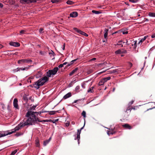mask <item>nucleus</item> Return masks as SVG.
Listing matches in <instances>:
<instances>
[{
  "label": "nucleus",
  "mask_w": 155,
  "mask_h": 155,
  "mask_svg": "<svg viewBox=\"0 0 155 155\" xmlns=\"http://www.w3.org/2000/svg\"><path fill=\"white\" fill-rule=\"evenodd\" d=\"M147 37L148 36H144L143 38L141 39V40L140 41L138 44H139L140 42L142 43L143 42L146 40V39L147 38Z\"/></svg>",
  "instance_id": "nucleus-19"
},
{
  "label": "nucleus",
  "mask_w": 155,
  "mask_h": 155,
  "mask_svg": "<svg viewBox=\"0 0 155 155\" xmlns=\"http://www.w3.org/2000/svg\"><path fill=\"white\" fill-rule=\"evenodd\" d=\"M104 83V81H103L102 79L101 81L99 82L98 84L99 85H103Z\"/></svg>",
  "instance_id": "nucleus-25"
},
{
  "label": "nucleus",
  "mask_w": 155,
  "mask_h": 155,
  "mask_svg": "<svg viewBox=\"0 0 155 155\" xmlns=\"http://www.w3.org/2000/svg\"><path fill=\"white\" fill-rule=\"evenodd\" d=\"M96 60V58H93L91 59L89 61H95Z\"/></svg>",
  "instance_id": "nucleus-45"
},
{
  "label": "nucleus",
  "mask_w": 155,
  "mask_h": 155,
  "mask_svg": "<svg viewBox=\"0 0 155 155\" xmlns=\"http://www.w3.org/2000/svg\"><path fill=\"white\" fill-rule=\"evenodd\" d=\"M49 53L50 54H54V52L53 51H51V52H49Z\"/></svg>",
  "instance_id": "nucleus-52"
},
{
  "label": "nucleus",
  "mask_w": 155,
  "mask_h": 155,
  "mask_svg": "<svg viewBox=\"0 0 155 155\" xmlns=\"http://www.w3.org/2000/svg\"><path fill=\"white\" fill-rule=\"evenodd\" d=\"M127 52V51L126 50L124 49H119L116 51L115 53L116 54H126Z\"/></svg>",
  "instance_id": "nucleus-5"
},
{
  "label": "nucleus",
  "mask_w": 155,
  "mask_h": 155,
  "mask_svg": "<svg viewBox=\"0 0 155 155\" xmlns=\"http://www.w3.org/2000/svg\"><path fill=\"white\" fill-rule=\"evenodd\" d=\"M81 115L83 116L85 118L86 117V112L84 111H83L81 113Z\"/></svg>",
  "instance_id": "nucleus-27"
},
{
  "label": "nucleus",
  "mask_w": 155,
  "mask_h": 155,
  "mask_svg": "<svg viewBox=\"0 0 155 155\" xmlns=\"http://www.w3.org/2000/svg\"><path fill=\"white\" fill-rule=\"evenodd\" d=\"M42 112H34L32 111H28L25 117L29 120L31 125L37 123L38 118L37 116L38 114L41 115Z\"/></svg>",
  "instance_id": "nucleus-1"
},
{
  "label": "nucleus",
  "mask_w": 155,
  "mask_h": 155,
  "mask_svg": "<svg viewBox=\"0 0 155 155\" xmlns=\"http://www.w3.org/2000/svg\"><path fill=\"white\" fill-rule=\"evenodd\" d=\"M63 66L64 65L63 64H61L58 66V68H62L63 67Z\"/></svg>",
  "instance_id": "nucleus-43"
},
{
  "label": "nucleus",
  "mask_w": 155,
  "mask_h": 155,
  "mask_svg": "<svg viewBox=\"0 0 155 155\" xmlns=\"http://www.w3.org/2000/svg\"><path fill=\"white\" fill-rule=\"evenodd\" d=\"M66 125L67 126H68L69 125V124L66 123Z\"/></svg>",
  "instance_id": "nucleus-59"
},
{
  "label": "nucleus",
  "mask_w": 155,
  "mask_h": 155,
  "mask_svg": "<svg viewBox=\"0 0 155 155\" xmlns=\"http://www.w3.org/2000/svg\"><path fill=\"white\" fill-rule=\"evenodd\" d=\"M82 87L83 88H85V84H82Z\"/></svg>",
  "instance_id": "nucleus-57"
},
{
  "label": "nucleus",
  "mask_w": 155,
  "mask_h": 155,
  "mask_svg": "<svg viewBox=\"0 0 155 155\" xmlns=\"http://www.w3.org/2000/svg\"><path fill=\"white\" fill-rule=\"evenodd\" d=\"M128 33V32L127 31H123V34H126Z\"/></svg>",
  "instance_id": "nucleus-50"
},
{
  "label": "nucleus",
  "mask_w": 155,
  "mask_h": 155,
  "mask_svg": "<svg viewBox=\"0 0 155 155\" xmlns=\"http://www.w3.org/2000/svg\"><path fill=\"white\" fill-rule=\"evenodd\" d=\"M41 72H38L36 75L35 77L37 78H39L41 77Z\"/></svg>",
  "instance_id": "nucleus-21"
},
{
  "label": "nucleus",
  "mask_w": 155,
  "mask_h": 155,
  "mask_svg": "<svg viewBox=\"0 0 155 155\" xmlns=\"http://www.w3.org/2000/svg\"><path fill=\"white\" fill-rule=\"evenodd\" d=\"M36 107V105L33 106H32L31 107H30V109L29 110H28V111H32V110H34L35 109Z\"/></svg>",
  "instance_id": "nucleus-20"
},
{
  "label": "nucleus",
  "mask_w": 155,
  "mask_h": 155,
  "mask_svg": "<svg viewBox=\"0 0 155 155\" xmlns=\"http://www.w3.org/2000/svg\"><path fill=\"white\" fill-rule=\"evenodd\" d=\"M24 123H21L19 124L17 126H16L14 129H13L12 131L9 132H6L7 133V134H10L12 133H15L16 131L18 130H19L21 127H22L27 125H31V124L29 122V120L27 118H25L24 119Z\"/></svg>",
  "instance_id": "nucleus-3"
},
{
  "label": "nucleus",
  "mask_w": 155,
  "mask_h": 155,
  "mask_svg": "<svg viewBox=\"0 0 155 155\" xmlns=\"http://www.w3.org/2000/svg\"><path fill=\"white\" fill-rule=\"evenodd\" d=\"M80 89L79 86H77L75 88V90L77 92H79V90Z\"/></svg>",
  "instance_id": "nucleus-37"
},
{
  "label": "nucleus",
  "mask_w": 155,
  "mask_h": 155,
  "mask_svg": "<svg viewBox=\"0 0 155 155\" xmlns=\"http://www.w3.org/2000/svg\"><path fill=\"white\" fill-rule=\"evenodd\" d=\"M15 135L17 137H18L21 134L19 133H17L16 134H15Z\"/></svg>",
  "instance_id": "nucleus-47"
},
{
  "label": "nucleus",
  "mask_w": 155,
  "mask_h": 155,
  "mask_svg": "<svg viewBox=\"0 0 155 155\" xmlns=\"http://www.w3.org/2000/svg\"><path fill=\"white\" fill-rule=\"evenodd\" d=\"M138 0H129V2L132 3L137 2Z\"/></svg>",
  "instance_id": "nucleus-38"
},
{
  "label": "nucleus",
  "mask_w": 155,
  "mask_h": 155,
  "mask_svg": "<svg viewBox=\"0 0 155 155\" xmlns=\"http://www.w3.org/2000/svg\"><path fill=\"white\" fill-rule=\"evenodd\" d=\"M122 126L123 128L125 129H130L132 127L128 124H125L122 125Z\"/></svg>",
  "instance_id": "nucleus-7"
},
{
  "label": "nucleus",
  "mask_w": 155,
  "mask_h": 155,
  "mask_svg": "<svg viewBox=\"0 0 155 155\" xmlns=\"http://www.w3.org/2000/svg\"><path fill=\"white\" fill-rule=\"evenodd\" d=\"M17 152V150H15L14 151H12L10 155H14Z\"/></svg>",
  "instance_id": "nucleus-32"
},
{
  "label": "nucleus",
  "mask_w": 155,
  "mask_h": 155,
  "mask_svg": "<svg viewBox=\"0 0 155 155\" xmlns=\"http://www.w3.org/2000/svg\"><path fill=\"white\" fill-rule=\"evenodd\" d=\"M116 133V131H113V132H109L108 133V135H110V134H115Z\"/></svg>",
  "instance_id": "nucleus-39"
},
{
  "label": "nucleus",
  "mask_w": 155,
  "mask_h": 155,
  "mask_svg": "<svg viewBox=\"0 0 155 155\" xmlns=\"http://www.w3.org/2000/svg\"><path fill=\"white\" fill-rule=\"evenodd\" d=\"M9 44L11 45L16 47H19L20 45V44L19 43L17 42H12L9 43Z\"/></svg>",
  "instance_id": "nucleus-10"
},
{
  "label": "nucleus",
  "mask_w": 155,
  "mask_h": 155,
  "mask_svg": "<svg viewBox=\"0 0 155 155\" xmlns=\"http://www.w3.org/2000/svg\"><path fill=\"white\" fill-rule=\"evenodd\" d=\"M35 144L36 147H39V141L38 139V138H36L35 139Z\"/></svg>",
  "instance_id": "nucleus-16"
},
{
  "label": "nucleus",
  "mask_w": 155,
  "mask_h": 155,
  "mask_svg": "<svg viewBox=\"0 0 155 155\" xmlns=\"http://www.w3.org/2000/svg\"><path fill=\"white\" fill-rule=\"evenodd\" d=\"M65 43H64L63 45V47H65Z\"/></svg>",
  "instance_id": "nucleus-64"
},
{
  "label": "nucleus",
  "mask_w": 155,
  "mask_h": 155,
  "mask_svg": "<svg viewBox=\"0 0 155 155\" xmlns=\"http://www.w3.org/2000/svg\"><path fill=\"white\" fill-rule=\"evenodd\" d=\"M73 29L74 30L77 32H78L82 35H83V33L84 32L81 31V30L78 29V28H73Z\"/></svg>",
  "instance_id": "nucleus-12"
},
{
  "label": "nucleus",
  "mask_w": 155,
  "mask_h": 155,
  "mask_svg": "<svg viewBox=\"0 0 155 155\" xmlns=\"http://www.w3.org/2000/svg\"><path fill=\"white\" fill-rule=\"evenodd\" d=\"M117 72L116 70H114L111 71V73H114Z\"/></svg>",
  "instance_id": "nucleus-51"
},
{
  "label": "nucleus",
  "mask_w": 155,
  "mask_h": 155,
  "mask_svg": "<svg viewBox=\"0 0 155 155\" xmlns=\"http://www.w3.org/2000/svg\"><path fill=\"white\" fill-rule=\"evenodd\" d=\"M51 139V138L50 137L49 139H48V140H46L45 141H44V143H43L44 145L45 146H46V144H48L49 142L50 141Z\"/></svg>",
  "instance_id": "nucleus-17"
},
{
  "label": "nucleus",
  "mask_w": 155,
  "mask_h": 155,
  "mask_svg": "<svg viewBox=\"0 0 155 155\" xmlns=\"http://www.w3.org/2000/svg\"><path fill=\"white\" fill-rule=\"evenodd\" d=\"M23 99L24 100L27 101H28L27 97L26 95H24L23 97Z\"/></svg>",
  "instance_id": "nucleus-33"
},
{
  "label": "nucleus",
  "mask_w": 155,
  "mask_h": 155,
  "mask_svg": "<svg viewBox=\"0 0 155 155\" xmlns=\"http://www.w3.org/2000/svg\"><path fill=\"white\" fill-rule=\"evenodd\" d=\"M71 65V63H70L67 65V67H69V66Z\"/></svg>",
  "instance_id": "nucleus-58"
},
{
  "label": "nucleus",
  "mask_w": 155,
  "mask_h": 155,
  "mask_svg": "<svg viewBox=\"0 0 155 155\" xmlns=\"http://www.w3.org/2000/svg\"><path fill=\"white\" fill-rule=\"evenodd\" d=\"M53 3H55L60 2L61 0H51Z\"/></svg>",
  "instance_id": "nucleus-31"
},
{
  "label": "nucleus",
  "mask_w": 155,
  "mask_h": 155,
  "mask_svg": "<svg viewBox=\"0 0 155 155\" xmlns=\"http://www.w3.org/2000/svg\"><path fill=\"white\" fill-rule=\"evenodd\" d=\"M7 134V133L6 134H0V137L8 135V134Z\"/></svg>",
  "instance_id": "nucleus-35"
},
{
  "label": "nucleus",
  "mask_w": 155,
  "mask_h": 155,
  "mask_svg": "<svg viewBox=\"0 0 155 155\" xmlns=\"http://www.w3.org/2000/svg\"><path fill=\"white\" fill-rule=\"evenodd\" d=\"M49 78L46 76H45L35 82L33 85H31L30 86L33 87L37 89H38L40 86L43 85L44 84L48 81Z\"/></svg>",
  "instance_id": "nucleus-2"
},
{
  "label": "nucleus",
  "mask_w": 155,
  "mask_h": 155,
  "mask_svg": "<svg viewBox=\"0 0 155 155\" xmlns=\"http://www.w3.org/2000/svg\"><path fill=\"white\" fill-rule=\"evenodd\" d=\"M126 44L127 45H129V44L128 43V41L127 40V41L126 42Z\"/></svg>",
  "instance_id": "nucleus-62"
},
{
  "label": "nucleus",
  "mask_w": 155,
  "mask_h": 155,
  "mask_svg": "<svg viewBox=\"0 0 155 155\" xmlns=\"http://www.w3.org/2000/svg\"><path fill=\"white\" fill-rule=\"evenodd\" d=\"M134 45L135 46L134 49H135L136 48L137 46V41H134Z\"/></svg>",
  "instance_id": "nucleus-42"
},
{
  "label": "nucleus",
  "mask_w": 155,
  "mask_h": 155,
  "mask_svg": "<svg viewBox=\"0 0 155 155\" xmlns=\"http://www.w3.org/2000/svg\"><path fill=\"white\" fill-rule=\"evenodd\" d=\"M149 15L150 16L155 17V13L149 12Z\"/></svg>",
  "instance_id": "nucleus-22"
},
{
  "label": "nucleus",
  "mask_w": 155,
  "mask_h": 155,
  "mask_svg": "<svg viewBox=\"0 0 155 155\" xmlns=\"http://www.w3.org/2000/svg\"><path fill=\"white\" fill-rule=\"evenodd\" d=\"M78 70V68H75L74 70H73V71H72L69 73V75L70 76L72 75L75 73Z\"/></svg>",
  "instance_id": "nucleus-13"
},
{
  "label": "nucleus",
  "mask_w": 155,
  "mask_h": 155,
  "mask_svg": "<svg viewBox=\"0 0 155 155\" xmlns=\"http://www.w3.org/2000/svg\"><path fill=\"white\" fill-rule=\"evenodd\" d=\"M67 64V62H65L63 64V65H66V64Z\"/></svg>",
  "instance_id": "nucleus-61"
},
{
  "label": "nucleus",
  "mask_w": 155,
  "mask_h": 155,
  "mask_svg": "<svg viewBox=\"0 0 155 155\" xmlns=\"http://www.w3.org/2000/svg\"><path fill=\"white\" fill-rule=\"evenodd\" d=\"M66 3L68 5H72L74 3L72 1L68 0L67 2Z\"/></svg>",
  "instance_id": "nucleus-28"
},
{
  "label": "nucleus",
  "mask_w": 155,
  "mask_h": 155,
  "mask_svg": "<svg viewBox=\"0 0 155 155\" xmlns=\"http://www.w3.org/2000/svg\"><path fill=\"white\" fill-rule=\"evenodd\" d=\"M26 68H21V70L23 71V70H25Z\"/></svg>",
  "instance_id": "nucleus-55"
},
{
  "label": "nucleus",
  "mask_w": 155,
  "mask_h": 155,
  "mask_svg": "<svg viewBox=\"0 0 155 155\" xmlns=\"http://www.w3.org/2000/svg\"><path fill=\"white\" fill-rule=\"evenodd\" d=\"M36 1L35 0H22V3H26L27 4H29L32 3H35L36 2Z\"/></svg>",
  "instance_id": "nucleus-8"
},
{
  "label": "nucleus",
  "mask_w": 155,
  "mask_h": 155,
  "mask_svg": "<svg viewBox=\"0 0 155 155\" xmlns=\"http://www.w3.org/2000/svg\"><path fill=\"white\" fill-rule=\"evenodd\" d=\"M83 35H84L85 36H88V35L84 32Z\"/></svg>",
  "instance_id": "nucleus-49"
},
{
  "label": "nucleus",
  "mask_w": 155,
  "mask_h": 155,
  "mask_svg": "<svg viewBox=\"0 0 155 155\" xmlns=\"http://www.w3.org/2000/svg\"><path fill=\"white\" fill-rule=\"evenodd\" d=\"M104 64V63H103V64H99V65H101L102 66H103V65Z\"/></svg>",
  "instance_id": "nucleus-56"
},
{
  "label": "nucleus",
  "mask_w": 155,
  "mask_h": 155,
  "mask_svg": "<svg viewBox=\"0 0 155 155\" xmlns=\"http://www.w3.org/2000/svg\"><path fill=\"white\" fill-rule=\"evenodd\" d=\"M25 32V31L24 30H22L20 32V34H24Z\"/></svg>",
  "instance_id": "nucleus-41"
},
{
  "label": "nucleus",
  "mask_w": 155,
  "mask_h": 155,
  "mask_svg": "<svg viewBox=\"0 0 155 155\" xmlns=\"http://www.w3.org/2000/svg\"><path fill=\"white\" fill-rule=\"evenodd\" d=\"M76 60H77V59H75V60H73L72 61L70 62L71 64L72 65V64H73L74 63V61H75Z\"/></svg>",
  "instance_id": "nucleus-44"
},
{
  "label": "nucleus",
  "mask_w": 155,
  "mask_h": 155,
  "mask_svg": "<svg viewBox=\"0 0 155 155\" xmlns=\"http://www.w3.org/2000/svg\"><path fill=\"white\" fill-rule=\"evenodd\" d=\"M151 37L152 38H155V33H153L152 35H151Z\"/></svg>",
  "instance_id": "nucleus-48"
},
{
  "label": "nucleus",
  "mask_w": 155,
  "mask_h": 155,
  "mask_svg": "<svg viewBox=\"0 0 155 155\" xmlns=\"http://www.w3.org/2000/svg\"><path fill=\"white\" fill-rule=\"evenodd\" d=\"M78 13L76 12H74L71 13L70 15V16L71 17L75 18L76 17L78 16Z\"/></svg>",
  "instance_id": "nucleus-11"
},
{
  "label": "nucleus",
  "mask_w": 155,
  "mask_h": 155,
  "mask_svg": "<svg viewBox=\"0 0 155 155\" xmlns=\"http://www.w3.org/2000/svg\"><path fill=\"white\" fill-rule=\"evenodd\" d=\"M79 100H75L74 101L73 103H76Z\"/></svg>",
  "instance_id": "nucleus-60"
},
{
  "label": "nucleus",
  "mask_w": 155,
  "mask_h": 155,
  "mask_svg": "<svg viewBox=\"0 0 155 155\" xmlns=\"http://www.w3.org/2000/svg\"><path fill=\"white\" fill-rule=\"evenodd\" d=\"M144 19L142 21H140V22H138V23L139 24H141L143 22H145L146 21H148V20L147 19H146V20H145V18H143Z\"/></svg>",
  "instance_id": "nucleus-26"
},
{
  "label": "nucleus",
  "mask_w": 155,
  "mask_h": 155,
  "mask_svg": "<svg viewBox=\"0 0 155 155\" xmlns=\"http://www.w3.org/2000/svg\"><path fill=\"white\" fill-rule=\"evenodd\" d=\"M38 121L39 122H48L49 121V120H39V119H38V120H37V121Z\"/></svg>",
  "instance_id": "nucleus-29"
},
{
  "label": "nucleus",
  "mask_w": 155,
  "mask_h": 155,
  "mask_svg": "<svg viewBox=\"0 0 155 155\" xmlns=\"http://www.w3.org/2000/svg\"><path fill=\"white\" fill-rule=\"evenodd\" d=\"M58 68L57 67H55L52 70H49L46 72V75L48 77H51V75H55L57 72Z\"/></svg>",
  "instance_id": "nucleus-4"
},
{
  "label": "nucleus",
  "mask_w": 155,
  "mask_h": 155,
  "mask_svg": "<svg viewBox=\"0 0 155 155\" xmlns=\"http://www.w3.org/2000/svg\"><path fill=\"white\" fill-rule=\"evenodd\" d=\"M108 31H109V29L108 28H107V29L105 28L104 30L105 33L104 35V36L105 38H106L107 37V34H108L107 32H108Z\"/></svg>",
  "instance_id": "nucleus-15"
},
{
  "label": "nucleus",
  "mask_w": 155,
  "mask_h": 155,
  "mask_svg": "<svg viewBox=\"0 0 155 155\" xmlns=\"http://www.w3.org/2000/svg\"><path fill=\"white\" fill-rule=\"evenodd\" d=\"M58 110L56 111H50L49 112V114L50 115H54V114L56 112H58Z\"/></svg>",
  "instance_id": "nucleus-24"
},
{
  "label": "nucleus",
  "mask_w": 155,
  "mask_h": 155,
  "mask_svg": "<svg viewBox=\"0 0 155 155\" xmlns=\"http://www.w3.org/2000/svg\"><path fill=\"white\" fill-rule=\"evenodd\" d=\"M92 12L93 13H94L96 14H98L101 13V12L99 11L94 10H92Z\"/></svg>",
  "instance_id": "nucleus-23"
},
{
  "label": "nucleus",
  "mask_w": 155,
  "mask_h": 155,
  "mask_svg": "<svg viewBox=\"0 0 155 155\" xmlns=\"http://www.w3.org/2000/svg\"><path fill=\"white\" fill-rule=\"evenodd\" d=\"M4 46L0 44V49L2 48Z\"/></svg>",
  "instance_id": "nucleus-54"
},
{
  "label": "nucleus",
  "mask_w": 155,
  "mask_h": 155,
  "mask_svg": "<svg viewBox=\"0 0 155 155\" xmlns=\"http://www.w3.org/2000/svg\"><path fill=\"white\" fill-rule=\"evenodd\" d=\"M94 88V87H91L89 88L87 91V92H92V91L93 90V89Z\"/></svg>",
  "instance_id": "nucleus-34"
},
{
  "label": "nucleus",
  "mask_w": 155,
  "mask_h": 155,
  "mask_svg": "<svg viewBox=\"0 0 155 155\" xmlns=\"http://www.w3.org/2000/svg\"><path fill=\"white\" fill-rule=\"evenodd\" d=\"M48 122H52L53 123H54L55 122V121H54V120H49V121Z\"/></svg>",
  "instance_id": "nucleus-53"
},
{
  "label": "nucleus",
  "mask_w": 155,
  "mask_h": 155,
  "mask_svg": "<svg viewBox=\"0 0 155 155\" xmlns=\"http://www.w3.org/2000/svg\"><path fill=\"white\" fill-rule=\"evenodd\" d=\"M110 77H109L104 78L102 79V80L104 81V83H105L107 81L110 80Z\"/></svg>",
  "instance_id": "nucleus-18"
},
{
  "label": "nucleus",
  "mask_w": 155,
  "mask_h": 155,
  "mask_svg": "<svg viewBox=\"0 0 155 155\" xmlns=\"http://www.w3.org/2000/svg\"><path fill=\"white\" fill-rule=\"evenodd\" d=\"M115 87H114V88H113V90H112L113 91V92H114V91H115Z\"/></svg>",
  "instance_id": "nucleus-63"
},
{
  "label": "nucleus",
  "mask_w": 155,
  "mask_h": 155,
  "mask_svg": "<svg viewBox=\"0 0 155 155\" xmlns=\"http://www.w3.org/2000/svg\"><path fill=\"white\" fill-rule=\"evenodd\" d=\"M18 101L17 99H14L13 101V105L14 107H15V108L17 109H18L19 107L18 104Z\"/></svg>",
  "instance_id": "nucleus-9"
},
{
  "label": "nucleus",
  "mask_w": 155,
  "mask_h": 155,
  "mask_svg": "<svg viewBox=\"0 0 155 155\" xmlns=\"http://www.w3.org/2000/svg\"><path fill=\"white\" fill-rule=\"evenodd\" d=\"M32 62V61L31 59H23L19 60L18 61V63L20 64L21 63V62L23 63H29L31 62Z\"/></svg>",
  "instance_id": "nucleus-6"
},
{
  "label": "nucleus",
  "mask_w": 155,
  "mask_h": 155,
  "mask_svg": "<svg viewBox=\"0 0 155 155\" xmlns=\"http://www.w3.org/2000/svg\"><path fill=\"white\" fill-rule=\"evenodd\" d=\"M44 30V29L43 28H41L39 29V32L41 33H42L43 32H42L43 30Z\"/></svg>",
  "instance_id": "nucleus-40"
},
{
  "label": "nucleus",
  "mask_w": 155,
  "mask_h": 155,
  "mask_svg": "<svg viewBox=\"0 0 155 155\" xmlns=\"http://www.w3.org/2000/svg\"><path fill=\"white\" fill-rule=\"evenodd\" d=\"M71 93L69 92L66 95H65V96H64L63 97V98L64 99H66L70 97H71Z\"/></svg>",
  "instance_id": "nucleus-14"
},
{
  "label": "nucleus",
  "mask_w": 155,
  "mask_h": 155,
  "mask_svg": "<svg viewBox=\"0 0 155 155\" xmlns=\"http://www.w3.org/2000/svg\"><path fill=\"white\" fill-rule=\"evenodd\" d=\"M128 63L129 66L130 67V68L133 65L132 63L130 62H129Z\"/></svg>",
  "instance_id": "nucleus-46"
},
{
  "label": "nucleus",
  "mask_w": 155,
  "mask_h": 155,
  "mask_svg": "<svg viewBox=\"0 0 155 155\" xmlns=\"http://www.w3.org/2000/svg\"><path fill=\"white\" fill-rule=\"evenodd\" d=\"M84 127V126L83 127H81V128L80 129V130L78 129V132H77V134H78V133H80V134L81 133V130Z\"/></svg>",
  "instance_id": "nucleus-36"
},
{
  "label": "nucleus",
  "mask_w": 155,
  "mask_h": 155,
  "mask_svg": "<svg viewBox=\"0 0 155 155\" xmlns=\"http://www.w3.org/2000/svg\"><path fill=\"white\" fill-rule=\"evenodd\" d=\"M80 133H78V134H77V138H76V139L78 140V143H79V140L80 139Z\"/></svg>",
  "instance_id": "nucleus-30"
}]
</instances>
